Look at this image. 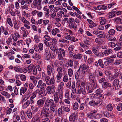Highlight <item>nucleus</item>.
Masks as SVG:
<instances>
[{
  "label": "nucleus",
  "mask_w": 122,
  "mask_h": 122,
  "mask_svg": "<svg viewBox=\"0 0 122 122\" xmlns=\"http://www.w3.org/2000/svg\"><path fill=\"white\" fill-rule=\"evenodd\" d=\"M96 42L97 43L101 44L103 43V41L101 38H97L95 40Z\"/></svg>",
  "instance_id": "obj_36"
},
{
  "label": "nucleus",
  "mask_w": 122,
  "mask_h": 122,
  "mask_svg": "<svg viewBox=\"0 0 122 122\" xmlns=\"http://www.w3.org/2000/svg\"><path fill=\"white\" fill-rule=\"evenodd\" d=\"M55 50L56 53L58 54L59 60H63L65 56V52L64 50L61 48H59L57 50L56 47H55Z\"/></svg>",
  "instance_id": "obj_2"
},
{
  "label": "nucleus",
  "mask_w": 122,
  "mask_h": 122,
  "mask_svg": "<svg viewBox=\"0 0 122 122\" xmlns=\"http://www.w3.org/2000/svg\"><path fill=\"white\" fill-rule=\"evenodd\" d=\"M104 54L103 53L102 51H99L98 53L96 55V56H98L100 58L103 57L104 56Z\"/></svg>",
  "instance_id": "obj_45"
},
{
  "label": "nucleus",
  "mask_w": 122,
  "mask_h": 122,
  "mask_svg": "<svg viewBox=\"0 0 122 122\" xmlns=\"http://www.w3.org/2000/svg\"><path fill=\"white\" fill-rule=\"evenodd\" d=\"M76 116L74 113H72L69 117V120L70 122H75L76 120Z\"/></svg>",
  "instance_id": "obj_12"
},
{
  "label": "nucleus",
  "mask_w": 122,
  "mask_h": 122,
  "mask_svg": "<svg viewBox=\"0 0 122 122\" xmlns=\"http://www.w3.org/2000/svg\"><path fill=\"white\" fill-rule=\"evenodd\" d=\"M36 67L33 64H30L28 66V67H27L28 70V72L29 73L31 72Z\"/></svg>",
  "instance_id": "obj_19"
},
{
  "label": "nucleus",
  "mask_w": 122,
  "mask_h": 122,
  "mask_svg": "<svg viewBox=\"0 0 122 122\" xmlns=\"http://www.w3.org/2000/svg\"><path fill=\"white\" fill-rule=\"evenodd\" d=\"M43 10L45 11V14L46 17L47 18L49 17L50 13V11L49 9H48V7L47 6H45L43 8Z\"/></svg>",
  "instance_id": "obj_14"
},
{
  "label": "nucleus",
  "mask_w": 122,
  "mask_h": 122,
  "mask_svg": "<svg viewBox=\"0 0 122 122\" xmlns=\"http://www.w3.org/2000/svg\"><path fill=\"white\" fill-rule=\"evenodd\" d=\"M21 29L22 31V34L23 36L25 37H26L28 34V31L23 27H21Z\"/></svg>",
  "instance_id": "obj_17"
},
{
  "label": "nucleus",
  "mask_w": 122,
  "mask_h": 122,
  "mask_svg": "<svg viewBox=\"0 0 122 122\" xmlns=\"http://www.w3.org/2000/svg\"><path fill=\"white\" fill-rule=\"evenodd\" d=\"M58 73L63 74V71L62 68L61 66H59L57 69Z\"/></svg>",
  "instance_id": "obj_55"
},
{
  "label": "nucleus",
  "mask_w": 122,
  "mask_h": 122,
  "mask_svg": "<svg viewBox=\"0 0 122 122\" xmlns=\"http://www.w3.org/2000/svg\"><path fill=\"white\" fill-rule=\"evenodd\" d=\"M101 115L99 114L93 115V118L95 119H98L101 118Z\"/></svg>",
  "instance_id": "obj_60"
},
{
  "label": "nucleus",
  "mask_w": 122,
  "mask_h": 122,
  "mask_svg": "<svg viewBox=\"0 0 122 122\" xmlns=\"http://www.w3.org/2000/svg\"><path fill=\"white\" fill-rule=\"evenodd\" d=\"M56 89V88L54 85H52L51 86H48L46 88V93L49 95H50L52 93L55 92Z\"/></svg>",
  "instance_id": "obj_5"
},
{
  "label": "nucleus",
  "mask_w": 122,
  "mask_h": 122,
  "mask_svg": "<svg viewBox=\"0 0 122 122\" xmlns=\"http://www.w3.org/2000/svg\"><path fill=\"white\" fill-rule=\"evenodd\" d=\"M66 112H68L70 111V109L68 107H66L64 106H61V108H59L58 109V113L60 114L62 112L61 109Z\"/></svg>",
  "instance_id": "obj_10"
},
{
  "label": "nucleus",
  "mask_w": 122,
  "mask_h": 122,
  "mask_svg": "<svg viewBox=\"0 0 122 122\" xmlns=\"http://www.w3.org/2000/svg\"><path fill=\"white\" fill-rule=\"evenodd\" d=\"M92 52L95 55H97V54L99 51L98 49L95 46H93L92 47Z\"/></svg>",
  "instance_id": "obj_23"
},
{
  "label": "nucleus",
  "mask_w": 122,
  "mask_h": 122,
  "mask_svg": "<svg viewBox=\"0 0 122 122\" xmlns=\"http://www.w3.org/2000/svg\"><path fill=\"white\" fill-rule=\"evenodd\" d=\"M13 22L14 28L17 30H18L19 29V26L17 24L16 20H14Z\"/></svg>",
  "instance_id": "obj_37"
},
{
  "label": "nucleus",
  "mask_w": 122,
  "mask_h": 122,
  "mask_svg": "<svg viewBox=\"0 0 122 122\" xmlns=\"http://www.w3.org/2000/svg\"><path fill=\"white\" fill-rule=\"evenodd\" d=\"M51 65L54 67L53 64H51ZM46 69L47 75L48 76L50 75L52 73V69H54L53 68H52L50 65H48Z\"/></svg>",
  "instance_id": "obj_8"
},
{
  "label": "nucleus",
  "mask_w": 122,
  "mask_h": 122,
  "mask_svg": "<svg viewBox=\"0 0 122 122\" xmlns=\"http://www.w3.org/2000/svg\"><path fill=\"white\" fill-rule=\"evenodd\" d=\"M98 79L99 83L101 84H102L103 82H104L106 81L104 77H101L100 78H98Z\"/></svg>",
  "instance_id": "obj_47"
},
{
  "label": "nucleus",
  "mask_w": 122,
  "mask_h": 122,
  "mask_svg": "<svg viewBox=\"0 0 122 122\" xmlns=\"http://www.w3.org/2000/svg\"><path fill=\"white\" fill-rule=\"evenodd\" d=\"M21 80L22 81H25L26 79L25 76L24 75L21 74L19 76Z\"/></svg>",
  "instance_id": "obj_51"
},
{
  "label": "nucleus",
  "mask_w": 122,
  "mask_h": 122,
  "mask_svg": "<svg viewBox=\"0 0 122 122\" xmlns=\"http://www.w3.org/2000/svg\"><path fill=\"white\" fill-rule=\"evenodd\" d=\"M73 61L72 60H69L67 62L68 66L67 65H66V68H68V66L72 67L73 66Z\"/></svg>",
  "instance_id": "obj_33"
},
{
  "label": "nucleus",
  "mask_w": 122,
  "mask_h": 122,
  "mask_svg": "<svg viewBox=\"0 0 122 122\" xmlns=\"http://www.w3.org/2000/svg\"><path fill=\"white\" fill-rule=\"evenodd\" d=\"M49 44V46L50 49L52 50L53 51V52H54L55 51V48H54V47L53 44L52 43V42H50Z\"/></svg>",
  "instance_id": "obj_42"
},
{
  "label": "nucleus",
  "mask_w": 122,
  "mask_h": 122,
  "mask_svg": "<svg viewBox=\"0 0 122 122\" xmlns=\"http://www.w3.org/2000/svg\"><path fill=\"white\" fill-rule=\"evenodd\" d=\"M64 83L63 81H62L60 83L59 87L61 89H63L64 86Z\"/></svg>",
  "instance_id": "obj_63"
},
{
  "label": "nucleus",
  "mask_w": 122,
  "mask_h": 122,
  "mask_svg": "<svg viewBox=\"0 0 122 122\" xmlns=\"http://www.w3.org/2000/svg\"><path fill=\"white\" fill-rule=\"evenodd\" d=\"M49 22L48 20H43V23L44 25L46 26Z\"/></svg>",
  "instance_id": "obj_64"
},
{
  "label": "nucleus",
  "mask_w": 122,
  "mask_h": 122,
  "mask_svg": "<svg viewBox=\"0 0 122 122\" xmlns=\"http://www.w3.org/2000/svg\"><path fill=\"white\" fill-rule=\"evenodd\" d=\"M108 45L109 46L113 48L115 47L116 46L115 43L114 42H109L108 43Z\"/></svg>",
  "instance_id": "obj_52"
},
{
  "label": "nucleus",
  "mask_w": 122,
  "mask_h": 122,
  "mask_svg": "<svg viewBox=\"0 0 122 122\" xmlns=\"http://www.w3.org/2000/svg\"><path fill=\"white\" fill-rule=\"evenodd\" d=\"M115 30L113 29H110L108 32L109 34L110 35H113L115 33Z\"/></svg>",
  "instance_id": "obj_56"
},
{
  "label": "nucleus",
  "mask_w": 122,
  "mask_h": 122,
  "mask_svg": "<svg viewBox=\"0 0 122 122\" xmlns=\"http://www.w3.org/2000/svg\"><path fill=\"white\" fill-rule=\"evenodd\" d=\"M103 113L104 116L107 117H109L111 116L110 114L107 111L104 112Z\"/></svg>",
  "instance_id": "obj_57"
},
{
  "label": "nucleus",
  "mask_w": 122,
  "mask_h": 122,
  "mask_svg": "<svg viewBox=\"0 0 122 122\" xmlns=\"http://www.w3.org/2000/svg\"><path fill=\"white\" fill-rule=\"evenodd\" d=\"M54 76H53V77H51L50 80H49L46 83L48 85H50L54 84L55 83V80L54 78Z\"/></svg>",
  "instance_id": "obj_21"
},
{
  "label": "nucleus",
  "mask_w": 122,
  "mask_h": 122,
  "mask_svg": "<svg viewBox=\"0 0 122 122\" xmlns=\"http://www.w3.org/2000/svg\"><path fill=\"white\" fill-rule=\"evenodd\" d=\"M63 75V74H61L60 73H58L57 75L56 76V78L57 80L56 81L57 82H59L61 81L60 80V79L61 78L62 76Z\"/></svg>",
  "instance_id": "obj_30"
},
{
  "label": "nucleus",
  "mask_w": 122,
  "mask_h": 122,
  "mask_svg": "<svg viewBox=\"0 0 122 122\" xmlns=\"http://www.w3.org/2000/svg\"><path fill=\"white\" fill-rule=\"evenodd\" d=\"M117 110L118 111H121L122 110V103H120L118 104L117 107Z\"/></svg>",
  "instance_id": "obj_48"
},
{
  "label": "nucleus",
  "mask_w": 122,
  "mask_h": 122,
  "mask_svg": "<svg viewBox=\"0 0 122 122\" xmlns=\"http://www.w3.org/2000/svg\"><path fill=\"white\" fill-rule=\"evenodd\" d=\"M50 107L51 111L53 112L56 111V108L53 100L47 99L45 101L44 107H46L47 108H48L49 109Z\"/></svg>",
  "instance_id": "obj_1"
},
{
  "label": "nucleus",
  "mask_w": 122,
  "mask_h": 122,
  "mask_svg": "<svg viewBox=\"0 0 122 122\" xmlns=\"http://www.w3.org/2000/svg\"><path fill=\"white\" fill-rule=\"evenodd\" d=\"M27 115L29 118L30 119L32 117V115L31 111L28 110L27 112Z\"/></svg>",
  "instance_id": "obj_46"
},
{
  "label": "nucleus",
  "mask_w": 122,
  "mask_h": 122,
  "mask_svg": "<svg viewBox=\"0 0 122 122\" xmlns=\"http://www.w3.org/2000/svg\"><path fill=\"white\" fill-rule=\"evenodd\" d=\"M7 21L8 24L11 27L13 26V25L11 18H10L8 17L6 19Z\"/></svg>",
  "instance_id": "obj_32"
},
{
  "label": "nucleus",
  "mask_w": 122,
  "mask_h": 122,
  "mask_svg": "<svg viewBox=\"0 0 122 122\" xmlns=\"http://www.w3.org/2000/svg\"><path fill=\"white\" fill-rule=\"evenodd\" d=\"M42 77L44 78V80L45 81L46 83L47 81H48L50 79V77L48 75H45L44 76L42 74Z\"/></svg>",
  "instance_id": "obj_43"
},
{
  "label": "nucleus",
  "mask_w": 122,
  "mask_h": 122,
  "mask_svg": "<svg viewBox=\"0 0 122 122\" xmlns=\"http://www.w3.org/2000/svg\"><path fill=\"white\" fill-rule=\"evenodd\" d=\"M69 81L66 84V87L69 89H71V78H70L69 79Z\"/></svg>",
  "instance_id": "obj_41"
},
{
  "label": "nucleus",
  "mask_w": 122,
  "mask_h": 122,
  "mask_svg": "<svg viewBox=\"0 0 122 122\" xmlns=\"http://www.w3.org/2000/svg\"><path fill=\"white\" fill-rule=\"evenodd\" d=\"M113 52L112 50L108 49L105 50L103 52V53L105 56H107L110 54H112Z\"/></svg>",
  "instance_id": "obj_18"
},
{
  "label": "nucleus",
  "mask_w": 122,
  "mask_h": 122,
  "mask_svg": "<svg viewBox=\"0 0 122 122\" xmlns=\"http://www.w3.org/2000/svg\"><path fill=\"white\" fill-rule=\"evenodd\" d=\"M1 93L5 96L7 98H9L11 96L10 94H9L7 92L5 91H3L1 92Z\"/></svg>",
  "instance_id": "obj_26"
},
{
  "label": "nucleus",
  "mask_w": 122,
  "mask_h": 122,
  "mask_svg": "<svg viewBox=\"0 0 122 122\" xmlns=\"http://www.w3.org/2000/svg\"><path fill=\"white\" fill-rule=\"evenodd\" d=\"M107 110L109 111H112L113 109L112 105L111 104H109L107 106Z\"/></svg>",
  "instance_id": "obj_44"
},
{
  "label": "nucleus",
  "mask_w": 122,
  "mask_h": 122,
  "mask_svg": "<svg viewBox=\"0 0 122 122\" xmlns=\"http://www.w3.org/2000/svg\"><path fill=\"white\" fill-rule=\"evenodd\" d=\"M32 57L34 59L38 60L40 59L41 56L39 53H36L32 56Z\"/></svg>",
  "instance_id": "obj_34"
},
{
  "label": "nucleus",
  "mask_w": 122,
  "mask_h": 122,
  "mask_svg": "<svg viewBox=\"0 0 122 122\" xmlns=\"http://www.w3.org/2000/svg\"><path fill=\"white\" fill-rule=\"evenodd\" d=\"M89 68V66L86 64H81L80 66V69H81V70L87 71Z\"/></svg>",
  "instance_id": "obj_13"
},
{
  "label": "nucleus",
  "mask_w": 122,
  "mask_h": 122,
  "mask_svg": "<svg viewBox=\"0 0 122 122\" xmlns=\"http://www.w3.org/2000/svg\"><path fill=\"white\" fill-rule=\"evenodd\" d=\"M69 76L71 77L73 74V70L71 68H69L67 70Z\"/></svg>",
  "instance_id": "obj_31"
},
{
  "label": "nucleus",
  "mask_w": 122,
  "mask_h": 122,
  "mask_svg": "<svg viewBox=\"0 0 122 122\" xmlns=\"http://www.w3.org/2000/svg\"><path fill=\"white\" fill-rule=\"evenodd\" d=\"M108 15H109L108 17L110 18H111L113 17H114L116 15L114 13V12H111L108 13Z\"/></svg>",
  "instance_id": "obj_39"
},
{
  "label": "nucleus",
  "mask_w": 122,
  "mask_h": 122,
  "mask_svg": "<svg viewBox=\"0 0 122 122\" xmlns=\"http://www.w3.org/2000/svg\"><path fill=\"white\" fill-rule=\"evenodd\" d=\"M53 100L55 103L57 104L59 102V98L58 92H56L55 93L53 97Z\"/></svg>",
  "instance_id": "obj_11"
},
{
  "label": "nucleus",
  "mask_w": 122,
  "mask_h": 122,
  "mask_svg": "<svg viewBox=\"0 0 122 122\" xmlns=\"http://www.w3.org/2000/svg\"><path fill=\"white\" fill-rule=\"evenodd\" d=\"M97 8L99 10H104L107 9V6H106L104 5H98L97 6Z\"/></svg>",
  "instance_id": "obj_22"
},
{
  "label": "nucleus",
  "mask_w": 122,
  "mask_h": 122,
  "mask_svg": "<svg viewBox=\"0 0 122 122\" xmlns=\"http://www.w3.org/2000/svg\"><path fill=\"white\" fill-rule=\"evenodd\" d=\"M27 90V88L26 87H21L20 89V94L22 95V94H24L26 92Z\"/></svg>",
  "instance_id": "obj_27"
},
{
  "label": "nucleus",
  "mask_w": 122,
  "mask_h": 122,
  "mask_svg": "<svg viewBox=\"0 0 122 122\" xmlns=\"http://www.w3.org/2000/svg\"><path fill=\"white\" fill-rule=\"evenodd\" d=\"M114 75V77H115L116 78H117L119 76L120 77V76H121L122 75V73L121 71H118L117 72L115 73Z\"/></svg>",
  "instance_id": "obj_49"
},
{
  "label": "nucleus",
  "mask_w": 122,
  "mask_h": 122,
  "mask_svg": "<svg viewBox=\"0 0 122 122\" xmlns=\"http://www.w3.org/2000/svg\"><path fill=\"white\" fill-rule=\"evenodd\" d=\"M103 91V90L102 89L99 88L96 90L95 92L96 95L98 96V95H100L102 93Z\"/></svg>",
  "instance_id": "obj_35"
},
{
  "label": "nucleus",
  "mask_w": 122,
  "mask_h": 122,
  "mask_svg": "<svg viewBox=\"0 0 122 122\" xmlns=\"http://www.w3.org/2000/svg\"><path fill=\"white\" fill-rule=\"evenodd\" d=\"M84 43L82 42L80 43H79L80 46L83 48L88 49L89 45L90 43V41L87 40L86 39L84 41Z\"/></svg>",
  "instance_id": "obj_6"
},
{
  "label": "nucleus",
  "mask_w": 122,
  "mask_h": 122,
  "mask_svg": "<svg viewBox=\"0 0 122 122\" xmlns=\"http://www.w3.org/2000/svg\"><path fill=\"white\" fill-rule=\"evenodd\" d=\"M93 115L92 113H89L87 114V116L88 118L91 119H93Z\"/></svg>",
  "instance_id": "obj_58"
},
{
  "label": "nucleus",
  "mask_w": 122,
  "mask_h": 122,
  "mask_svg": "<svg viewBox=\"0 0 122 122\" xmlns=\"http://www.w3.org/2000/svg\"><path fill=\"white\" fill-rule=\"evenodd\" d=\"M68 77L67 75H64L63 78V80L64 82H66L68 80Z\"/></svg>",
  "instance_id": "obj_59"
},
{
  "label": "nucleus",
  "mask_w": 122,
  "mask_h": 122,
  "mask_svg": "<svg viewBox=\"0 0 122 122\" xmlns=\"http://www.w3.org/2000/svg\"><path fill=\"white\" fill-rule=\"evenodd\" d=\"M111 86V84L107 82H104L102 84V88H103L106 89L107 88L108 86L110 87Z\"/></svg>",
  "instance_id": "obj_20"
},
{
  "label": "nucleus",
  "mask_w": 122,
  "mask_h": 122,
  "mask_svg": "<svg viewBox=\"0 0 122 122\" xmlns=\"http://www.w3.org/2000/svg\"><path fill=\"white\" fill-rule=\"evenodd\" d=\"M30 101L29 100H27V101L24 103L23 105V107L24 108H26L30 105Z\"/></svg>",
  "instance_id": "obj_38"
},
{
  "label": "nucleus",
  "mask_w": 122,
  "mask_h": 122,
  "mask_svg": "<svg viewBox=\"0 0 122 122\" xmlns=\"http://www.w3.org/2000/svg\"><path fill=\"white\" fill-rule=\"evenodd\" d=\"M69 27L71 28H73L74 30H76L77 28V25L75 23L72 22L69 25Z\"/></svg>",
  "instance_id": "obj_28"
},
{
  "label": "nucleus",
  "mask_w": 122,
  "mask_h": 122,
  "mask_svg": "<svg viewBox=\"0 0 122 122\" xmlns=\"http://www.w3.org/2000/svg\"><path fill=\"white\" fill-rule=\"evenodd\" d=\"M80 89L77 90L76 92L77 94H82L85 95L86 94V91L85 88L84 86H80Z\"/></svg>",
  "instance_id": "obj_7"
},
{
  "label": "nucleus",
  "mask_w": 122,
  "mask_h": 122,
  "mask_svg": "<svg viewBox=\"0 0 122 122\" xmlns=\"http://www.w3.org/2000/svg\"><path fill=\"white\" fill-rule=\"evenodd\" d=\"M59 41L61 43H69V41L67 40L64 39H61L59 40Z\"/></svg>",
  "instance_id": "obj_62"
},
{
  "label": "nucleus",
  "mask_w": 122,
  "mask_h": 122,
  "mask_svg": "<svg viewBox=\"0 0 122 122\" xmlns=\"http://www.w3.org/2000/svg\"><path fill=\"white\" fill-rule=\"evenodd\" d=\"M89 104L91 106H93L96 105V103L94 101L92 100L89 102Z\"/></svg>",
  "instance_id": "obj_61"
},
{
  "label": "nucleus",
  "mask_w": 122,
  "mask_h": 122,
  "mask_svg": "<svg viewBox=\"0 0 122 122\" xmlns=\"http://www.w3.org/2000/svg\"><path fill=\"white\" fill-rule=\"evenodd\" d=\"M34 121L36 122H40L41 117H40L39 114H37L34 117Z\"/></svg>",
  "instance_id": "obj_24"
},
{
  "label": "nucleus",
  "mask_w": 122,
  "mask_h": 122,
  "mask_svg": "<svg viewBox=\"0 0 122 122\" xmlns=\"http://www.w3.org/2000/svg\"><path fill=\"white\" fill-rule=\"evenodd\" d=\"M49 109L48 108H47L45 107H43L40 115V117L41 118L47 117H48L49 115L48 112Z\"/></svg>",
  "instance_id": "obj_4"
},
{
  "label": "nucleus",
  "mask_w": 122,
  "mask_h": 122,
  "mask_svg": "<svg viewBox=\"0 0 122 122\" xmlns=\"http://www.w3.org/2000/svg\"><path fill=\"white\" fill-rule=\"evenodd\" d=\"M44 103V100L42 99H40L38 100L37 102V104L39 107H43Z\"/></svg>",
  "instance_id": "obj_16"
},
{
  "label": "nucleus",
  "mask_w": 122,
  "mask_h": 122,
  "mask_svg": "<svg viewBox=\"0 0 122 122\" xmlns=\"http://www.w3.org/2000/svg\"><path fill=\"white\" fill-rule=\"evenodd\" d=\"M87 71L81 70L80 76L82 77H84L86 75V74Z\"/></svg>",
  "instance_id": "obj_50"
},
{
  "label": "nucleus",
  "mask_w": 122,
  "mask_h": 122,
  "mask_svg": "<svg viewBox=\"0 0 122 122\" xmlns=\"http://www.w3.org/2000/svg\"><path fill=\"white\" fill-rule=\"evenodd\" d=\"M95 88H93V85L92 84L87 86L86 87V89L88 93H91L93 92V90Z\"/></svg>",
  "instance_id": "obj_15"
},
{
  "label": "nucleus",
  "mask_w": 122,
  "mask_h": 122,
  "mask_svg": "<svg viewBox=\"0 0 122 122\" xmlns=\"http://www.w3.org/2000/svg\"><path fill=\"white\" fill-rule=\"evenodd\" d=\"M85 53L86 54L90 55L91 58H92L93 57V53L91 50H89L86 51L85 52Z\"/></svg>",
  "instance_id": "obj_40"
},
{
  "label": "nucleus",
  "mask_w": 122,
  "mask_h": 122,
  "mask_svg": "<svg viewBox=\"0 0 122 122\" xmlns=\"http://www.w3.org/2000/svg\"><path fill=\"white\" fill-rule=\"evenodd\" d=\"M113 84L116 90L118 89L120 87L119 84V81L118 79H116L114 80L113 82Z\"/></svg>",
  "instance_id": "obj_9"
},
{
  "label": "nucleus",
  "mask_w": 122,
  "mask_h": 122,
  "mask_svg": "<svg viewBox=\"0 0 122 122\" xmlns=\"http://www.w3.org/2000/svg\"><path fill=\"white\" fill-rule=\"evenodd\" d=\"M78 107L79 105L78 103L76 102L73 105V109L76 110L78 108Z\"/></svg>",
  "instance_id": "obj_53"
},
{
  "label": "nucleus",
  "mask_w": 122,
  "mask_h": 122,
  "mask_svg": "<svg viewBox=\"0 0 122 122\" xmlns=\"http://www.w3.org/2000/svg\"><path fill=\"white\" fill-rule=\"evenodd\" d=\"M89 81L90 83L93 85V87L96 88L97 86L95 76L92 75V73H90L88 75Z\"/></svg>",
  "instance_id": "obj_3"
},
{
  "label": "nucleus",
  "mask_w": 122,
  "mask_h": 122,
  "mask_svg": "<svg viewBox=\"0 0 122 122\" xmlns=\"http://www.w3.org/2000/svg\"><path fill=\"white\" fill-rule=\"evenodd\" d=\"M58 97L60 100H62L63 97V95L62 92H60L58 93Z\"/></svg>",
  "instance_id": "obj_54"
},
{
  "label": "nucleus",
  "mask_w": 122,
  "mask_h": 122,
  "mask_svg": "<svg viewBox=\"0 0 122 122\" xmlns=\"http://www.w3.org/2000/svg\"><path fill=\"white\" fill-rule=\"evenodd\" d=\"M59 31L60 30L59 29L57 28H55L52 30L51 33L53 35L55 36L56 35L57 33L59 32Z\"/></svg>",
  "instance_id": "obj_29"
},
{
  "label": "nucleus",
  "mask_w": 122,
  "mask_h": 122,
  "mask_svg": "<svg viewBox=\"0 0 122 122\" xmlns=\"http://www.w3.org/2000/svg\"><path fill=\"white\" fill-rule=\"evenodd\" d=\"M106 37L108 40L111 41H114L116 40V38L114 36L108 35H107Z\"/></svg>",
  "instance_id": "obj_25"
}]
</instances>
